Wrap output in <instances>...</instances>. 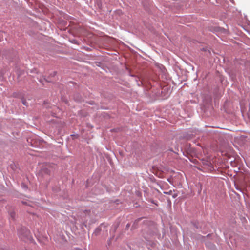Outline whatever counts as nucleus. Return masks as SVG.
<instances>
[{
  "mask_svg": "<svg viewBox=\"0 0 250 250\" xmlns=\"http://www.w3.org/2000/svg\"><path fill=\"white\" fill-rule=\"evenodd\" d=\"M164 193L166 194L171 195L172 194V191L170 190L169 192H165Z\"/></svg>",
  "mask_w": 250,
  "mask_h": 250,
  "instance_id": "obj_1",
  "label": "nucleus"
},
{
  "mask_svg": "<svg viewBox=\"0 0 250 250\" xmlns=\"http://www.w3.org/2000/svg\"><path fill=\"white\" fill-rule=\"evenodd\" d=\"M11 216H12V217H13V214H11Z\"/></svg>",
  "mask_w": 250,
  "mask_h": 250,
  "instance_id": "obj_4",
  "label": "nucleus"
},
{
  "mask_svg": "<svg viewBox=\"0 0 250 250\" xmlns=\"http://www.w3.org/2000/svg\"><path fill=\"white\" fill-rule=\"evenodd\" d=\"M177 196V194H174L173 195H172V197L174 198L175 197H176Z\"/></svg>",
  "mask_w": 250,
  "mask_h": 250,
  "instance_id": "obj_3",
  "label": "nucleus"
},
{
  "mask_svg": "<svg viewBox=\"0 0 250 250\" xmlns=\"http://www.w3.org/2000/svg\"><path fill=\"white\" fill-rule=\"evenodd\" d=\"M2 34L0 32V41H1L2 40Z\"/></svg>",
  "mask_w": 250,
  "mask_h": 250,
  "instance_id": "obj_2",
  "label": "nucleus"
}]
</instances>
